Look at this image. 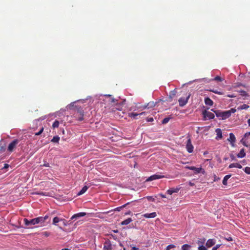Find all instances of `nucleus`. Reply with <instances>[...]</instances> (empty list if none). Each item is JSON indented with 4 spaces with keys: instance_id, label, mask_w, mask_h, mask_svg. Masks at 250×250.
Segmentation results:
<instances>
[{
    "instance_id": "1",
    "label": "nucleus",
    "mask_w": 250,
    "mask_h": 250,
    "mask_svg": "<svg viewBox=\"0 0 250 250\" xmlns=\"http://www.w3.org/2000/svg\"><path fill=\"white\" fill-rule=\"evenodd\" d=\"M215 113L216 116L220 120H226L229 118L231 115V113H234L236 111V109L232 108L229 110L222 111L220 110H211Z\"/></svg>"
},
{
    "instance_id": "45",
    "label": "nucleus",
    "mask_w": 250,
    "mask_h": 250,
    "mask_svg": "<svg viewBox=\"0 0 250 250\" xmlns=\"http://www.w3.org/2000/svg\"><path fill=\"white\" fill-rule=\"evenodd\" d=\"M221 246V244L216 245L215 246L213 247L212 250H217Z\"/></svg>"
},
{
    "instance_id": "29",
    "label": "nucleus",
    "mask_w": 250,
    "mask_h": 250,
    "mask_svg": "<svg viewBox=\"0 0 250 250\" xmlns=\"http://www.w3.org/2000/svg\"><path fill=\"white\" fill-rule=\"evenodd\" d=\"M105 96L109 99L108 101L111 103L114 104L117 101L115 99L111 98L110 95H105Z\"/></svg>"
},
{
    "instance_id": "40",
    "label": "nucleus",
    "mask_w": 250,
    "mask_h": 250,
    "mask_svg": "<svg viewBox=\"0 0 250 250\" xmlns=\"http://www.w3.org/2000/svg\"><path fill=\"white\" fill-rule=\"evenodd\" d=\"M43 129H44L43 127H42L39 132L35 133V135L38 136V135H41L42 133V132H43Z\"/></svg>"
},
{
    "instance_id": "44",
    "label": "nucleus",
    "mask_w": 250,
    "mask_h": 250,
    "mask_svg": "<svg viewBox=\"0 0 250 250\" xmlns=\"http://www.w3.org/2000/svg\"><path fill=\"white\" fill-rule=\"evenodd\" d=\"M175 94H176V92H175L174 91H171L170 93V97L172 98L175 95Z\"/></svg>"
},
{
    "instance_id": "49",
    "label": "nucleus",
    "mask_w": 250,
    "mask_h": 250,
    "mask_svg": "<svg viewBox=\"0 0 250 250\" xmlns=\"http://www.w3.org/2000/svg\"><path fill=\"white\" fill-rule=\"evenodd\" d=\"M41 167H42V166L46 167H50L49 164L48 163H44L43 165H41Z\"/></svg>"
},
{
    "instance_id": "16",
    "label": "nucleus",
    "mask_w": 250,
    "mask_h": 250,
    "mask_svg": "<svg viewBox=\"0 0 250 250\" xmlns=\"http://www.w3.org/2000/svg\"><path fill=\"white\" fill-rule=\"evenodd\" d=\"M249 136H250V132H247L245 134L244 137L241 140V142L242 143L243 145L247 147L248 146V145H246L245 139H248Z\"/></svg>"
},
{
    "instance_id": "41",
    "label": "nucleus",
    "mask_w": 250,
    "mask_h": 250,
    "mask_svg": "<svg viewBox=\"0 0 250 250\" xmlns=\"http://www.w3.org/2000/svg\"><path fill=\"white\" fill-rule=\"evenodd\" d=\"M35 194L40 195H42V196H47V194L45 192H35Z\"/></svg>"
},
{
    "instance_id": "23",
    "label": "nucleus",
    "mask_w": 250,
    "mask_h": 250,
    "mask_svg": "<svg viewBox=\"0 0 250 250\" xmlns=\"http://www.w3.org/2000/svg\"><path fill=\"white\" fill-rule=\"evenodd\" d=\"M205 103L206 105L211 106L213 104V101L208 97L205 99Z\"/></svg>"
},
{
    "instance_id": "24",
    "label": "nucleus",
    "mask_w": 250,
    "mask_h": 250,
    "mask_svg": "<svg viewBox=\"0 0 250 250\" xmlns=\"http://www.w3.org/2000/svg\"><path fill=\"white\" fill-rule=\"evenodd\" d=\"M246 156V153L245 152V149L242 148L241 149L240 152L237 155V156L238 158H243Z\"/></svg>"
},
{
    "instance_id": "30",
    "label": "nucleus",
    "mask_w": 250,
    "mask_h": 250,
    "mask_svg": "<svg viewBox=\"0 0 250 250\" xmlns=\"http://www.w3.org/2000/svg\"><path fill=\"white\" fill-rule=\"evenodd\" d=\"M60 140V137L58 136H55L51 140V142L58 143Z\"/></svg>"
},
{
    "instance_id": "42",
    "label": "nucleus",
    "mask_w": 250,
    "mask_h": 250,
    "mask_svg": "<svg viewBox=\"0 0 250 250\" xmlns=\"http://www.w3.org/2000/svg\"><path fill=\"white\" fill-rule=\"evenodd\" d=\"M198 250H207V249L204 246L201 245L198 247Z\"/></svg>"
},
{
    "instance_id": "59",
    "label": "nucleus",
    "mask_w": 250,
    "mask_h": 250,
    "mask_svg": "<svg viewBox=\"0 0 250 250\" xmlns=\"http://www.w3.org/2000/svg\"><path fill=\"white\" fill-rule=\"evenodd\" d=\"M62 250H71L67 248V249H62Z\"/></svg>"
},
{
    "instance_id": "10",
    "label": "nucleus",
    "mask_w": 250,
    "mask_h": 250,
    "mask_svg": "<svg viewBox=\"0 0 250 250\" xmlns=\"http://www.w3.org/2000/svg\"><path fill=\"white\" fill-rule=\"evenodd\" d=\"M228 140L232 146H234V143L236 141V138L234 135L232 133H229V137Z\"/></svg>"
},
{
    "instance_id": "7",
    "label": "nucleus",
    "mask_w": 250,
    "mask_h": 250,
    "mask_svg": "<svg viewBox=\"0 0 250 250\" xmlns=\"http://www.w3.org/2000/svg\"><path fill=\"white\" fill-rule=\"evenodd\" d=\"M190 96V95L189 94L186 98H180L178 100L179 106L182 107L185 105L187 104Z\"/></svg>"
},
{
    "instance_id": "8",
    "label": "nucleus",
    "mask_w": 250,
    "mask_h": 250,
    "mask_svg": "<svg viewBox=\"0 0 250 250\" xmlns=\"http://www.w3.org/2000/svg\"><path fill=\"white\" fill-rule=\"evenodd\" d=\"M166 178V177L164 175L156 174L152 175L150 176V177H149L146 180V181L149 182V181H151L153 180L159 179H161V178Z\"/></svg>"
},
{
    "instance_id": "18",
    "label": "nucleus",
    "mask_w": 250,
    "mask_h": 250,
    "mask_svg": "<svg viewBox=\"0 0 250 250\" xmlns=\"http://www.w3.org/2000/svg\"><path fill=\"white\" fill-rule=\"evenodd\" d=\"M204 116L205 117L208 118L209 119H212L214 118V115L213 113L210 112L205 111L204 113Z\"/></svg>"
},
{
    "instance_id": "17",
    "label": "nucleus",
    "mask_w": 250,
    "mask_h": 250,
    "mask_svg": "<svg viewBox=\"0 0 250 250\" xmlns=\"http://www.w3.org/2000/svg\"><path fill=\"white\" fill-rule=\"evenodd\" d=\"M157 214L155 212H153L150 213H145L143 214V216L146 218H153L156 216Z\"/></svg>"
},
{
    "instance_id": "26",
    "label": "nucleus",
    "mask_w": 250,
    "mask_h": 250,
    "mask_svg": "<svg viewBox=\"0 0 250 250\" xmlns=\"http://www.w3.org/2000/svg\"><path fill=\"white\" fill-rule=\"evenodd\" d=\"M231 174H229L226 175L223 180L222 183L224 185H227V181L231 177Z\"/></svg>"
},
{
    "instance_id": "60",
    "label": "nucleus",
    "mask_w": 250,
    "mask_h": 250,
    "mask_svg": "<svg viewBox=\"0 0 250 250\" xmlns=\"http://www.w3.org/2000/svg\"><path fill=\"white\" fill-rule=\"evenodd\" d=\"M228 97H229V98L233 97V96H230V95H229Z\"/></svg>"
},
{
    "instance_id": "31",
    "label": "nucleus",
    "mask_w": 250,
    "mask_h": 250,
    "mask_svg": "<svg viewBox=\"0 0 250 250\" xmlns=\"http://www.w3.org/2000/svg\"><path fill=\"white\" fill-rule=\"evenodd\" d=\"M191 246L188 244H184L182 247V250H189Z\"/></svg>"
},
{
    "instance_id": "52",
    "label": "nucleus",
    "mask_w": 250,
    "mask_h": 250,
    "mask_svg": "<svg viewBox=\"0 0 250 250\" xmlns=\"http://www.w3.org/2000/svg\"><path fill=\"white\" fill-rule=\"evenodd\" d=\"M139 249L135 247H133L131 248V250H138Z\"/></svg>"
},
{
    "instance_id": "20",
    "label": "nucleus",
    "mask_w": 250,
    "mask_h": 250,
    "mask_svg": "<svg viewBox=\"0 0 250 250\" xmlns=\"http://www.w3.org/2000/svg\"><path fill=\"white\" fill-rule=\"evenodd\" d=\"M216 132L217 136L216 137V140L220 139L222 138V133L221 129L217 128L215 130Z\"/></svg>"
},
{
    "instance_id": "46",
    "label": "nucleus",
    "mask_w": 250,
    "mask_h": 250,
    "mask_svg": "<svg viewBox=\"0 0 250 250\" xmlns=\"http://www.w3.org/2000/svg\"><path fill=\"white\" fill-rule=\"evenodd\" d=\"M146 198L149 201H153V202L155 201L154 198H153L152 196H147Z\"/></svg>"
},
{
    "instance_id": "2",
    "label": "nucleus",
    "mask_w": 250,
    "mask_h": 250,
    "mask_svg": "<svg viewBox=\"0 0 250 250\" xmlns=\"http://www.w3.org/2000/svg\"><path fill=\"white\" fill-rule=\"evenodd\" d=\"M145 109L144 105L139 103L134 104L129 108L130 111H136L137 113Z\"/></svg>"
},
{
    "instance_id": "57",
    "label": "nucleus",
    "mask_w": 250,
    "mask_h": 250,
    "mask_svg": "<svg viewBox=\"0 0 250 250\" xmlns=\"http://www.w3.org/2000/svg\"><path fill=\"white\" fill-rule=\"evenodd\" d=\"M248 124L250 126V119L248 120Z\"/></svg>"
},
{
    "instance_id": "6",
    "label": "nucleus",
    "mask_w": 250,
    "mask_h": 250,
    "mask_svg": "<svg viewBox=\"0 0 250 250\" xmlns=\"http://www.w3.org/2000/svg\"><path fill=\"white\" fill-rule=\"evenodd\" d=\"M194 147L191 143V140L189 137L186 144V149L188 153H192L193 151Z\"/></svg>"
},
{
    "instance_id": "14",
    "label": "nucleus",
    "mask_w": 250,
    "mask_h": 250,
    "mask_svg": "<svg viewBox=\"0 0 250 250\" xmlns=\"http://www.w3.org/2000/svg\"><path fill=\"white\" fill-rule=\"evenodd\" d=\"M77 114H79V116L78 117V120L79 121H82L83 120V115H84V111L82 109H79L77 111Z\"/></svg>"
},
{
    "instance_id": "28",
    "label": "nucleus",
    "mask_w": 250,
    "mask_h": 250,
    "mask_svg": "<svg viewBox=\"0 0 250 250\" xmlns=\"http://www.w3.org/2000/svg\"><path fill=\"white\" fill-rule=\"evenodd\" d=\"M249 105L246 104H244L243 105H241L240 106H239V107H238L237 108V110H243V109H247L249 108Z\"/></svg>"
},
{
    "instance_id": "9",
    "label": "nucleus",
    "mask_w": 250,
    "mask_h": 250,
    "mask_svg": "<svg viewBox=\"0 0 250 250\" xmlns=\"http://www.w3.org/2000/svg\"><path fill=\"white\" fill-rule=\"evenodd\" d=\"M145 113H146L145 112H142L140 113H138L137 112H131V113H129L128 114V116L130 118H132L134 119H138L137 117L139 115H142L143 114H145Z\"/></svg>"
},
{
    "instance_id": "12",
    "label": "nucleus",
    "mask_w": 250,
    "mask_h": 250,
    "mask_svg": "<svg viewBox=\"0 0 250 250\" xmlns=\"http://www.w3.org/2000/svg\"><path fill=\"white\" fill-rule=\"evenodd\" d=\"M180 187H177L176 188H171L167 191V193L169 195H171L173 193H177L180 189Z\"/></svg>"
},
{
    "instance_id": "37",
    "label": "nucleus",
    "mask_w": 250,
    "mask_h": 250,
    "mask_svg": "<svg viewBox=\"0 0 250 250\" xmlns=\"http://www.w3.org/2000/svg\"><path fill=\"white\" fill-rule=\"evenodd\" d=\"M214 81H219V82H222L223 81V79L220 77V76H216L214 79H213Z\"/></svg>"
},
{
    "instance_id": "56",
    "label": "nucleus",
    "mask_w": 250,
    "mask_h": 250,
    "mask_svg": "<svg viewBox=\"0 0 250 250\" xmlns=\"http://www.w3.org/2000/svg\"><path fill=\"white\" fill-rule=\"evenodd\" d=\"M9 167V165L7 164H4V167L3 168H7Z\"/></svg>"
},
{
    "instance_id": "33",
    "label": "nucleus",
    "mask_w": 250,
    "mask_h": 250,
    "mask_svg": "<svg viewBox=\"0 0 250 250\" xmlns=\"http://www.w3.org/2000/svg\"><path fill=\"white\" fill-rule=\"evenodd\" d=\"M37 218L39 224H43L45 222L44 218H43L42 217H39Z\"/></svg>"
},
{
    "instance_id": "50",
    "label": "nucleus",
    "mask_w": 250,
    "mask_h": 250,
    "mask_svg": "<svg viewBox=\"0 0 250 250\" xmlns=\"http://www.w3.org/2000/svg\"><path fill=\"white\" fill-rule=\"evenodd\" d=\"M146 120L147 122H152L153 121V118L152 117L147 118Z\"/></svg>"
},
{
    "instance_id": "34",
    "label": "nucleus",
    "mask_w": 250,
    "mask_h": 250,
    "mask_svg": "<svg viewBox=\"0 0 250 250\" xmlns=\"http://www.w3.org/2000/svg\"><path fill=\"white\" fill-rule=\"evenodd\" d=\"M129 203H130L129 202H128L126 204H125V205H123V206H122L121 207H118V208H117L115 209V210H118V211H120L122 208H124L126 207V206L127 205L129 204Z\"/></svg>"
},
{
    "instance_id": "38",
    "label": "nucleus",
    "mask_w": 250,
    "mask_h": 250,
    "mask_svg": "<svg viewBox=\"0 0 250 250\" xmlns=\"http://www.w3.org/2000/svg\"><path fill=\"white\" fill-rule=\"evenodd\" d=\"M244 171L247 174H250V167H246L244 169Z\"/></svg>"
},
{
    "instance_id": "54",
    "label": "nucleus",
    "mask_w": 250,
    "mask_h": 250,
    "mask_svg": "<svg viewBox=\"0 0 250 250\" xmlns=\"http://www.w3.org/2000/svg\"><path fill=\"white\" fill-rule=\"evenodd\" d=\"M42 218H44V221H45L48 218V216L47 215H45L44 217H42Z\"/></svg>"
},
{
    "instance_id": "4",
    "label": "nucleus",
    "mask_w": 250,
    "mask_h": 250,
    "mask_svg": "<svg viewBox=\"0 0 250 250\" xmlns=\"http://www.w3.org/2000/svg\"><path fill=\"white\" fill-rule=\"evenodd\" d=\"M186 168L188 169L194 170L195 174H198L199 173H202L203 174H204L205 172L204 169L202 167H196L194 166H187L186 167Z\"/></svg>"
},
{
    "instance_id": "53",
    "label": "nucleus",
    "mask_w": 250,
    "mask_h": 250,
    "mask_svg": "<svg viewBox=\"0 0 250 250\" xmlns=\"http://www.w3.org/2000/svg\"><path fill=\"white\" fill-rule=\"evenodd\" d=\"M117 107H116L115 108L116 110H122V109L120 107H118V106H119V105H117Z\"/></svg>"
},
{
    "instance_id": "19",
    "label": "nucleus",
    "mask_w": 250,
    "mask_h": 250,
    "mask_svg": "<svg viewBox=\"0 0 250 250\" xmlns=\"http://www.w3.org/2000/svg\"><path fill=\"white\" fill-rule=\"evenodd\" d=\"M156 103H155L154 102H150L147 104H145L144 105L145 109L146 108H149L153 107L155 106Z\"/></svg>"
},
{
    "instance_id": "62",
    "label": "nucleus",
    "mask_w": 250,
    "mask_h": 250,
    "mask_svg": "<svg viewBox=\"0 0 250 250\" xmlns=\"http://www.w3.org/2000/svg\"><path fill=\"white\" fill-rule=\"evenodd\" d=\"M114 232H118V230H114Z\"/></svg>"
},
{
    "instance_id": "36",
    "label": "nucleus",
    "mask_w": 250,
    "mask_h": 250,
    "mask_svg": "<svg viewBox=\"0 0 250 250\" xmlns=\"http://www.w3.org/2000/svg\"><path fill=\"white\" fill-rule=\"evenodd\" d=\"M175 248V246L173 244L168 245L166 248V250H170L171 249Z\"/></svg>"
},
{
    "instance_id": "58",
    "label": "nucleus",
    "mask_w": 250,
    "mask_h": 250,
    "mask_svg": "<svg viewBox=\"0 0 250 250\" xmlns=\"http://www.w3.org/2000/svg\"><path fill=\"white\" fill-rule=\"evenodd\" d=\"M230 157L232 160H234L235 159V157L233 155H231Z\"/></svg>"
},
{
    "instance_id": "32",
    "label": "nucleus",
    "mask_w": 250,
    "mask_h": 250,
    "mask_svg": "<svg viewBox=\"0 0 250 250\" xmlns=\"http://www.w3.org/2000/svg\"><path fill=\"white\" fill-rule=\"evenodd\" d=\"M59 125V122L57 120H56L52 125V127L53 128L58 127Z\"/></svg>"
},
{
    "instance_id": "48",
    "label": "nucleus",
    "mask_w": 250,
    "mask_h": 250,
    "mask_svg": "<svg viewBox=\"0 0 250 250\" xmlns=\"http://www.w3.org/2000/svg\"><path fill=\"white\" fill-rule=\"evenodd\" d=\"M225 239L228 241H232L233 240L232 237H225Z\"/></svg>"
},
{
    "instance_id": "35",
    "label": "nucleus",
    "mask_w": 250,
    "mask_h": 250,
    "mask_svg": "<svg viewBox=\"0 0 250 250\" xmlns=\"http://www.w3.org/2000/svg\"><path fill=\"white\" fill-rule=\"evenodd\" d=\"M169 120L170 118L169 117L165 118L162 120V123L163 124H166L169 122Z\"/></svg>"
},
{
    "instance_id": "27",
    "label": "nucleus",
    "mask_w": 250,
    "mask_h": 250,
    "mask_svg": "<svg viewBox=\"0 0 250 250\" xmlns=\"http://www.w3.org/2000/svg\"><path fill=\"white\" fill-rule=\"evenodd\" d=\"M88 189V187L84 186L82 189L78 192V195H81L85 193Z\"/></svg>"
},
{
    "instance_id": "55",
    "label": "nucleus",
    "mask_w": 250,
    "mask_h": 250,
    "mask_svg": "<svg viewBox=\"0 0 250 250\" xmlns=\"http://www.w3.org/2000/svg\"><path fill=\"white\" fill-rule=\"evenodd\" d=\"M188 184L190 186H193L194 185V184L191 182H189Z\"/></svg>"
},
{
    "instance_id": "15",
    "label": "nucleus",
    "mask_w": 250,
    "mask_h": 250,
    "mask_svg": "<svg viewBox=\"0 0 250 250\" xmlns=\"http://www.w3.org/2000/svg\"><path fill=\"white\" fill-rule=\"evenodd\" d=\"M104 249L105 250H112V245L109 241H105L104 242Z\"/></svg>"
},
{
    "instance_id": "51",
    "label": "nucleus",
    "mask_w": 250,
    "mask_h": 250,
    "mask_svg": "<svg viewBox=\"0 0 250 250\" xmlns=\"http://www.w3.org/2000/svg\"><path fill=\"white\" fill-rule=\"evenodd\" d=\"M158 195L160 196V197H161L162 198H166V195L163 194H162V193H160Z\"/></svg>"
},
{
    "instance_id": "13",
    "label": "nucleus",
    "mask_w": 250,
    "mask_h": 250,
    "mask_svg": "<svg viewBox=\"0 0 250 250\" xmlns=\"http://www.w3.org/2000/svg\"><path fill=\"white\" fill-rule=\"evenodd\" d=\"M215 243L216 240L215 239H209L207 241L206 245L208 248H210L214 245Z\"/></svg>"
},
{
    "instance_id": "21",
    "label": "nucleus",
    "mask_w": 250,
    "mask_h": 250,
    "mask_svg": "<svg viewBox=\"0 0 250 250\" xmlns=\"http://www.w3.org/2000/svg\"><path fill=\"white\" fill-rule=\"evenodd\" d=\"M60 221H65L64 219L60 218L58 217H55L53 219L52 224L54 225H57V224Z\"/></svg>"
},
{
    "instance_id": "61",
    "label": "nucleus",
    "mask_w": 250,
    "mask_h": 250,
    "mask_svg": "<svg viewBox=\"0 0 250 250\" xmlns=\"http://www.w3.org/2000/svg\"><path fill=\"white\" fill-rule=\"evenodd\" d=\"M246 139L245 140L246 141L248 139ZM246 143H248V141H247V142L246 141Z\"/></svg>"
},
{
    "instance_id": "3",
    "label": "nucleus",
    "mask_w": 250,
    "mask_h": 250,
    "mask_svg": "<svg viewBox=\"0 0 250 250\" xmlns=\"http://www.w3.org/2000/svg\"><path fill=\"white\" fill-rule=\"evenodd\" d=\"M19 143V140L18 139L12 141L8 145L7 150L10 152H13Z\"/></svg>"
},
{
    "instance_id": "43",
    "label": "nucleus",
    "mask_w": 250,
    "mask_h": 250,
    "mask_svg": "<svg viewBox=\"0 0 250 250\" xmlns=\"http://www.w3.org/2000/svg\"><path fill=\"white\" fill-rule=\"evenodd\" d=\"M205 241H206L205 239H201L200 240H198V244H203L205 243Z\"/></svg>"
},
{
    "instance_id": "25",
    "label": "nucleus",
    "mask_w": 250,
    "mask_h": 250,
    "mask_svg": "<svg viewBox=\"0 0 250 250\" xmlns=\"http://www.w3.org/2000/svg\"><path fill=\"white\" fill-rule=\"evenodd\" d=\"M132 221V220L131 218H128L126 219H125V220L122 221L121 223V224L122 225H128L130 223H131V222Z\"/></svg>"
},
{
    "instance_id": "11",
    "label": "nucleus",
    "mask_w": 250,
    "mask_h": 250,
    "mask_svg": "<svg viewBox=\"0 0 250 250\" xmlns=\"http://www.w3.org/2000/svg\"><path fill=\"white\" fill-rule=\"evenodd\" d=\"M86 215L85 212H79L76 214H74L71 218V220H76L79 218L81 217L84 216Z\"/></svg>"
},
{
    "instance_id": "22",
    "label": "nucleus",
    "mask_w": 250,
    "mask_h": 250,
    "mask_svg": "<svg viewBox=\"0 0 250 250\" xmlns=\"http://www.w3.org/2000/svg\"><path fill=\"white\" fill-rule=\"evenodd\" d=\"M229 168H233V167H237V168H241L242 167L239 163H236L230 164L229 165Z\"/></svg>"
},
{
    "instance_id": "5",
    "label": "nucleus",
    "mask_w": 250,
    "mask_h": 250,
    "mask_svg": "<svg viewBox=\"0 0 250 250\" xmlns=\"http://www.w3.org/2000/svg\"><path fill=\"white\" fill-rule=\"evenodd\" d=\"M24 222L26 226L34 225L39 224L37 218L32 219L30 220H28L27 219L24 218Z\"/></svg>"
},
{
    "instance_id": "47",
    "label": "nucleus",
    "mask_w": 250,
    "mask_h": 250,
    "mask_svg": "<svg viewBox=\"0 0 250 250\" xmlns=\"http://www.w3.org/2000/svg\"><path fill=\"white\" fill-rule=\"evenodd\" d=\"M43 235H44V236H45L46 237H48L49 235H50V233L49 232H47V231H45V232H43L42 233Z\"/></svg>"
},
{
    "instance_id": "39",
    "label": "nucleus",
    "mask_w": 250,
    "mask_h": 250,
    "mask_svg": "<svg viewBox=\"0 0 250 250\" xmlns=\"http://www.w3.org/2000/svg\"><path fill=\"white\" fill-rule=\"evenodd\" d=\"M210 91H212V92L215 93V94H219V95H222L223 94V92H220V91H218L217 90H211Z\"/></svg>"
}]
</instances>
